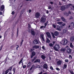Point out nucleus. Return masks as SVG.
Returning <instances> with one entry per match:
<instances>
[{"label":"nucleus","instance_id":"obj_15","mask_svg":"<svg viewBox=\"0 0 74 74\" xmlns=\"http://www.w3.org/2000/svg\"><path fill=\"white\" fill-rule=\"evenodd\" d=\"M32 55L31 56V58H32L33 56H35V55H36V53H35V52H34V51H33L32 53Z\"/></svg>","mask_w":74,"mask_h":74},{"label":"nucleus","instance_id":"obj_25","mask_svg":"<svg viewBox=\"0 0 74 74\" xmlns=\"http://www.w3.org/2000/svg\"><path fill=\"white\" fill-rule=\"evenodd\" d=\"M4 9V5H3L1 7V11H3Z\"/></svg>","mask_w":74,"mask_h":74},{"label":"nucleus","instance_id":"obj_14","mask_svg":"<svg viewBox=\"0 0 74 74\" xmlns=\"http://www.w3.org/2000/svg\"><path fill=\"white\" fill-rule=\"evenodd\" d=\"M71 5H72V4H69L68 5H67L65 6L64 5V6H65V8L66 9L68 8H69V7H70V6Z\"/></svg>","mask_w":74,"mask_h":74},{"label":"nucleus","instance_id":"obj_16","mask_svg":"<svg viewBox=\"0 0 74 74\" xmlns=\"http://www.w3.org/2000/svg\"><path fill=\"white\" fill-rule=\"evenodd\" d=\"M54 35L55 36H58L59 35V32L58 31H55L54 32Z\"/></svg>","mask_w":74,"mask_h":74},{"label":"nucleus","instance_id":"obj_62","mask_svg":"<svg viewBox=\"0 0 74 74\" xmlns=\"http://www.w3.org/2000/svg\"><path fill=\"white\" fill-rule=\"evenodd\" d=\"M42 49H45V47L44 46H42Z\"/></svg>","mask_w":74,"mask_h":74},{"label":"nucleus","instance_id":"obj_9","mask_svg":"<svg viewBox=\"0 0 74 74\" xmlns=\"http://www.w3.org/2000/svg\"><path fill=\"white\" fill-rule=\"evenodd\" d=\"M12 66L10 69H8L5 71V74H7V73L9 72V70H10V71H11V70H12Z\"/></svg>","mask_w":74,"mask_h":74},{"label":"nucleus","instance_id":"obj_24","mask_svg":"<svg viewBox=\"0 0 74 74\" xmlns=\"http://www.w3.org/2000/svg\"><path fill=\"white\" fill-rule=\"evenodd\" d=\"M61 19L62 20V21H64V22H66V20L64 19V17H61Z\"/></svg>","mask_w":74,"mask_h":74},{"label":"nucleus","instance_id":"obj_39","mask_svg":"<svg viewBox=\"0 0 74 74\" xmlns=\"http://www.w3.org/2000/svg\"><path fill=\"white\" fill-rule=\"evenodd\" d=\"M19 30V28H17V37H18V30Z\"/></svg>","mask_w":74,"mask_h":74},{"label":"nucleus","instance_id":"obj_51","mask_svg":"<svg viewBox=\"0 0 74 74\" xmlns=\"http://www.w3.org/2000/svg\"><path fill=\"white\" fill-rule=\"evenodd\" d=\"M52 36L53 38H55V36H54V35H52Z\"/></svg>","mask_w":74,"mask_h":74},{"label":"nucleus","instance_id":"obj_55","mask_svg":"<svg viewBox=\"0 0 74 74\" xmlns=\"http://www.w3.org/2000/svg\"><path fill=\"white\" fill-rule=\"evenodd\" d=\"M32 12V10H29V13H30V12Z\"/></svg>","mask_w":74,"mask_h":74},{"label":"nucleus","instance_id":"obj_13","mask_svg":"<svg viewBox=\"0 0 74 74\" xmlns=\"http://www.w3.org/2000/svg\"><path fill=\"white\" fill-rule=\"evenodd\" d=\"M39 43L36 40H35L34 41V44H38Z\"/></svg>","mask_w":74,"mask_h":74},{"label":"nucleus","instance_id":"obj_52","mask_svg":"<svg viewBox=\"0 0 74 74\" xmlns=\"http://www.w3.org/2000/svg\"><path fill=\"white\" fill-rule=\"evenodd\" d=\"M17 46L18 47H16V49L17 50H18V48H19V46L17 45Z\"/></svg>","mask_w":74,"mask_h":74},{"label":"nucleus","instance_id":"obj_30","mask_svg":"<svg viewBox=\"0 0 74 74\" xmlns=\"http://www.w3.org/2000/svg\"><path fill=\"white\" fill-rule=\"evenodd\" d=\"M47 43H49L50 42V40H49L48 38H47Z\"/></svg>","mask_w":74,"mask_h":74},{"label":"nucleus","instance_id":"obj_27","mask_svg":"<svg viewBox=\"0 0 74 74\" xmlns=\"http://www.w3.org/2000/svg\"><path fill=\"white\" fill-rule=\"evenodd\" d=\"M71 25L72 27H74V22H72L71 23Z\"/></svg>","mask_w":74,"mask_h":74},{"label":"nucleus","instance_id":"obj_49","mask_svg":"<svg viewBox=\"0 0 74 74\" xmlns=\"http://www.w3.org/2000/svg\"><path fill=\"white\" fill-rule=\"evenodd\" d=\"M26 65H24L23 66V69H25V68H26Z\"/></svg>","mask_w":74,"mask_h":74},{"label":"nucleus","instance_id":"obj_31","mask_svg":"<svg viewBox=\"0 0 74 74\" xmlns=\"http://www.w3.org/2000/svg\"><path fill=\"white\" fill-rule=\"evenodd\" d=\"M70 47H71V48H73V47H74V46H73V45L72 44V43H70Z\"/></svg>","mask_w":74,"mask_h":74},{"label":"nucleus","instance_id":"obj_26","mask_svg":"<svg viewBox=\"0 0 74 74\" xmlns=\"http://www.w3.org/2000/svg\"><path fill=\"white\" fill-rule=\"evenodd\" d=\"M48 24V21H47L45 24V26L44 28H45V27L47 25V24Z\"/></svg>","mask_w":74,"mask_h":74},{"label":"nucleus","instance_id":"obj_33","mask_svg":"<svg viewBox=\"0 0 74 74\" xmlns=\"http://www.w3.org/2000/svg\"><path fill=\"white\" fill-rule=\"evenodd\" d=\"M36 68H38V69H40V68H41V67H40V65H38L36 66Z\"/></svg>","mask_w":74,"mask_h":74},{"label":"nucleus","instance_id":"obj_8","mask_svg":"<svg viewBox=\"0 0 74 74\" xmlns=\"http://www.w3.org/2000/svg\"><path fill=\"white\" fill-rule=\"evenodd\" d=\"M65 9L64 6H62L60 7V10L62 11H64Z\"/></svg>","mask_w":74,"mask_h":74},{"label":"nucleus","instance_id":"obj_54","mask_svg":"<svg viewBox=\"0 0 74 74\" xmlns=\"http://www.w3.org/2000/svg\"><path fill=\"white\" fill-rule=\"evenodd\" d=\"M73 17L72 16H71L70 17V18H69V19H73Z\"/></svg>","mask_w":74,"mask_h":74},{"label":"nucleus","instance_id":"obj_57","mask_svg":"<svg viewBox=\"0 0 74 74\" xmlns=\"http://www.w3.org/2000/svg\"><path fill=\"white\" fill-rule=\"evenodd\" d=\"M33 50H34L33 49H31V50H30V52H33Z\"/></svg>","mask_w":74,"mask_h":74},{"label":"nucleus","instance_id":"obj_29","mask_svg":"<svg viewBox=\"0 0 74 74\" xmlns=\"http://www.w3.org/2000/svg\"><path fill=\"white\" fill-rule=\"evenodd\" d=\"M74 37L72 36L71 38V41H74Z\"/></svg>","mask_w":74,"mask_h":74},{"label":"nucleus","instance_id":"obj_43","mask_svg":"<svg viewBox=\"0 0 74 74\" xmlns=\"http://www.w3.org/2000/svg\"><path fill=\"white\" fill-rule=\"evenodd\" d=\"M30 28H31V26L28 24V29H30Z\"/></svg>","mask_w":74,"mask_h":74},{"label":"nucleus","instance_id":"obj_42","mask_svg":"<svg viewBox=\"0 0 74 74\" xmlns=\"http://www.w3.org/2000/svg\"><path fill=\"white\" fill-rule=\"evenodd\" d=\"M70 27H71V25H69V29H71V30H73V28H70Z\"/></svg>","mask_w":74,"mask_h":74},{"label":"nucleus","instance_id":"obj_21","mask_svg":"<svg viewBox=\"0 0 74 74\" xmlns=\"http://www.w3.org/2000/svg\"><path fill=\"white\" fill-rule=\"evenodd\" d=\"M43 68L44 69H48V66L47 64H45L43 65Z\"/></svg>","mask_w":74,"mask_h":74},{"label":"nucleus","instance_id":"obj_50","mask_svg":"<svg viewBox=\"0 0 74 74\" xmlns=\"http://www.w3.org/2000/svg\"><path fill=\"white\" fill-rule=\"evenodd\" d=\"M12 15H14V14H15V12L14 11H13L12 12Z\"/></svg>","mask_w":74,"mask_h":74},{"label":"nucleus","instance_id":"obj_7","mask_svg":"<svg viewBox=\"0 0 74 74\" xmlns=\"http://www.w3.org/2000/svg\"><path fill=\"white\" fill-rule=\"evenodd\" d=\"M62 63V61L60 60H59L57 62V64L58 66H59V65H61Z\"/></svg>","mask_w":74,"mask_h":74},{"label":"nucleus","instance_id":"obj_56","mask_svg":"<svg viewBox=\"0 0 74 74\" xmlns=\"http://www.w3.org/2000/svg\"><path fill=\"white\" fill-rule=\"evenodd\" d=\"M69 58H71V59H72V56H71V55H70L69 56Z\"/></svg>","mask_w":74,"mask_h":74},{"label":"nucleus","instance_id":"obj_47","mask_svg":"<svg viewBox=\"0 0 74 74\" xmlns=\"http://www.w3.org/2000/svg\"><path fill=\"white\" fill-rule=\"evenodd\" d=\"M65 25H66V23H64L62 25V26H65Z\"/></svg>","mask_w":74,"mask_h":74},{"label":"nucleus","instance_id":"obj_3","mask_svg":"<svg viewBox=\"0 0 74 74\" xmlns=\"http://www.w3.org/2000/svg\"><path fill=\"white\" fill-rule=\"evenodd\" d=\"M46 21V18L45 16H43L41 18V22L42 23H44L45 22V21Z\"/></svg>","mask_w":74,"mask_h":74},{"label":"nucleus","instance_id":"obj_19","mask_svg":"<svg viewBox=\"0 0 74 74\" xmlns=\"http://www.w3.org/2000/svg\"><path fill=\"white\" fill-rule=\"evenodd\" d=\"M65 51H66V49L64 48H62L60 50V51H61V52H64Z\"/></svg>","mask_w":74,"mask_h":74},{"label":"nucleus","instance_id":"obj_6","mask_svg":"<svg viewBox=\"0 0 74 74\" xmlns=\"http://www.w3.org/2000/svg\"><path fill=\"white\" fill-rule=\"evenodd\" d=\"M46 34L48 38H51V36L49 32H46Z\"/></svg>","mask_w":74,"mask_h":74},{"label":"nucleus","instance_id":"obj_36","mask_svg":"<svg viewBox=\"0 0 74 74\" xmlns=\"http://www.w3.org/2000/svg\"><path fill=\"white\" fill-rule=\"evenodd\" d=\"M63 23L62 22H58V24H59V25H62Z\"/></svg>","mask_w":74,"mask_h":74},{"label":"nucleus","instance_id":"obj_34","mask_svg":"<svg viewBox=\"0 0 74 74\" xmlns=\"http://www.w3.org/2000/svg\"><path fill=\"white\" fill-rule=\"evenodd\" d=\"M13 71H14V73H15V68H14L13 69Z\"/></svg>","mask_w":74,"mask_h":74},{"label":"nucleus","instance_id":"obj_10","mask_svg":"<svg viewBox=\"0 0 74 74\" xmlns=\"http://www.w3.org/2000/svg\"><path fill=\"white\" fill-rule=\"evenodd\" d=\"M67 51L68 53H70L71 52V49L70 48H68Z\"/></svg>","mask_w":74,"mask_h":74},{"label":"nucleus","instance_id":"obj_53","mask_svg":"<svg viewBox=\"0 0 74 74\" xmlns=\"http://www.w3.org/2000/svg\"><path fill=\"white\" fill-rule=\"evenodd\" d=\"M60 21V19L58 18L57 19V21Z\"/></svg>","mask_w":74,"mask_h":74},{"label":"nucleus","instance_id":"obj_20","mask_svg":"<svg viewBox=\"0 0 74 74\" xmlns=\"http://www.w3.org/2000/svg\"><path fill=\"white\" fill-rule=\"evenodd\" d=\"M33 48H35V49H37L38 48H39V46L37 45H34V46L33 47Z\"/></svg>","mask_w":74,"mask_h":74},{"label":"nucleus","instance_id":"obj_40","mask_svg":"<svg viewBox=\"0 0 74 74\" xmlns=\"http://www.w3.org/2000/svg\"><path fill=\"white\" fill-rule=\"evenodd\" d=\"M34 66H32V67L30 68V70H32V69H33V68L34 67Z\"/></svg>","mask_w":74,"mask_h":74},{"label":"nucleus","instance_id":"obj_17","mask_svg":"<svg viewBox=\"0 0 74 74\" xmlns=\"http://www.w3.org/2000/svg\"><path fill=\"white\" fill-rule=\"evenodd\" d=\"M40 37H41V39H42L43 41H45V40H44V36L42 34L41 35Z\"/></svg>","mask_w":74,"mask_h":74},{"label":"nucleus","instance_id":"obj_1","mask_svg":"<svg viewBox=\"0 0 74 74\" xmlns=\"http://www.w3.org/2000/svg\"><path fill=\"white\" fill-rule=\"evenodd\" d=\"M69 41L66 39L64 38L61 41L60 43L63 45H66V44H67L69 42Z\"/></svg>","mask_w":74,"mask_h":74},{"label":"nucleus","instance_id":"obj_2","mask_svg":"<svg viewBox=\"0 0 74 74\" xmlns=\"http://www.w3.org/2000/svg\"><path fill=\"white\" fill-rule=\"evenodd\" d=\"M61 47H60V45H56L53 46V48L56 51H59V49Z\"/></svg>","mask_w":74,"mask_h":74},{"label":"nucleus","instance_id":"obj_32","mask_svg":"<svg viewBox=\"0 0 74 74\" xmlns=\"http://www.w3.org/2000/svg\"><path fill=\"white\" fill-rule=\"evenodd\" d=\"M49 46L50 47H53V44L52 43H50L49 44Z\"/></svg>","mask_w":74,"mask_h":74},{"label":"nucleus","instance_id":"obj_58","mask_svg":"<svg viewBox=\"0 0 74 74\" xmlns=\"http://www.w3.org/2000/svg\"><path fill=\"white\" fill-rule=\"evenodd\" d=\"M50 69L51 70H53V67L52 66L50 67Z\"/></svg>","mask_w":74,"mask_h":74},{"label":"nucleus","instance_id":"obj_59","mask_svg":"<svg viewBox=\"0 0 74 74\" xmlns=\"http://www.w3.org/2000/svg\"><path fill=\"white\" fill-rule=\"evenodd\" d=\"M62 3L59 1V5H62Z\"/></svg>","mask_w":74,"mask_h":74},{"label":"nucleus","instance_id":"obj_44","mask_svg":"<svg viewBox=\"0 0 74 74\" xmlns=\"http://www.w3.org/2000/svg\"><path fill=\"white\" fill-rule=\"evenodd\" d=\"M46 14H49V11H48V10H46Z\"/></svg>","mask_w":74,"mask_h":74},{"label":"nucleus","instance_id":"obj_64","mask_svg":"<svg viewBox=\"0 0 74 74\" xmlns=\"http://www.w3.org/2000/svg\"><path fill=\"white\" fill-rule=\"evenodd\" d=\"M42 72L41 71L40 73H39L38 74H42Z\"/></svg>","mask_w":74,"mask_h":74},{"label":"nucleus","instance_id":"obj_11","mask_svg":"<svg viewBox=\"0 0 74 74\" xmlns=\"http://www.w3.org/2000/svg\"><path fill=\"white\" fill-rule=\"evenodd\" d=\"M61 28H62V26L60 27V26H58L57 27V30H59V31H61Z\"/></svg>","mask_w":74,"mask_h":74},{"label":"nucleus","instance_id":"obj_22","mask_svg":"<svg viewBox=\"0 0 74 74\" xmlns=\"http://www.w3.org/2000/svg\"><path fill=\"white\" fill-rule=\"evenodd\" d=\"M40 60L37 59L34 62V63H40Z\"/></svg>","mask_w":74,"mask_h":74},{"label":"nucleus","instance_id":"obj_60","mask_svg":"<svg viewBox=\"0 0 74 74\" xmlns=\"http://www.w3.org/2000/svg\"><path fill=\"white\" fill-rule=\"evenodd\" d=\"M14 33H12V37H14Z\"/></svg>","mask_w":74,"mask_h":74},{"label":"nucleus","instance_id":"obj_4","mask_svg":"<svg viewBox=\"0 0 74 74\" xmlns=\"http://www.w3.org/2000/svg\"><path fill=\"white\" fill-rule=\"evenodd\" d=\"M62 32L63 33L65 34H69V32L67 31V29L66 28L62 30Z\"/></svg>","mask_w":74,"mask_h":74},{"label":"nucleus","instance_id":"obj_12","mask_svg":"<svg viewBox=\"0 0 74 74\" xmlns=\"http://www.w3.org/2000/svg\"><path fill=\"white\" fill-rule=\"evenodd\" d=\"M31 34L32 35H33V36H35L36 34V32L34 31L32 29L31 30Z\"/></svg>","mask_w":74,"mask_h":74},{"label":"nucleus","instance_id":"obj_63","mask_svg":"<svg viewBox=\"0 0 74 74\" xmlns=\"http://www.w3.org/2000/svg\"><path fill=\"white\" fill-rule=\"evenodd\" d=\"M51 8V7H50V6H49L48 8V9L49 10V9H50Z\"/></svg>","mask_w":74,"mask_h":74},{"label":"nucleus","instance_id":"obj_41","mask_svg":"<svg viewBox=\"0 0 74 74\" xmlns=\"http://www.w3.org/2000/svg\"><path fill=\"white\" fill-rule=\"evenodd\" d=\"M53 26L54 28H56V26L55 24H53Z\"/></svg>","mask_w":74,"mask_h":74},{"label":"nucleus","instance_id":"obj_38","mask_svg":"<svg viewBox=\"0 0 74 74\" xmlns=\"http://www.w3.org/2000/svg\"><path fill=\"white\" fill-rule=\"evenodd\" d=\"M44 25L41 26L40 27V29H43V28H44Z\"/></svg>","mask_w":74,"mask_h":74},{"label":"nucleus","instance_id":"obj_48","mask_svg":"<svg viewBox=\"0 0 74 74\" xmlns=\"http://www.w3.org/2000/svg\"><path fill=\"white\" fill-rule=\"evenodd\" d=\"M32 29H29V30H28V32H29V33H30V32H31V30H32Z\"/></svg>","mask_w":74,"mask_h":74},{"label":"nucleus","instance_id":"obj_35","mask_svg":"<svg viewBox=\"0 0 74 74\" xmlns=\"http://www.w3.org/2000/svg\"><path fill=\"white\" fill-rule=\"evenodd\" d=\"M36 59H37V57H34L33 59L32 60V61L33 62V61H34L35 60H36Z\"/></svg>","mask_w":74,"mask_h":74},{"label":"nucleus","instance_id":"obj_46","mask_svg":"<svg viewBox=\"0 0 74 74\" xmlns=\"http://www.w3.org/2000/svg\"><path fill=\"white\" fill-rule=\"evenodd\" d=\"M56 70H58V71H59V70H60V69H59V68H56Z\"/></svg>","mask_w":74,"mask_h":74},{"label":"nucleus","instance_id":"obj_18","mask_svg":"<svg viewBox=\"0 0 74 74\" xmlns=\"http://www.w3.org/2000/svg\"><path fill=\"white\" fill-rule=\"evenodd\" d=\"M41 58L42 59L44 60V59L46 58V57L44 55H42L41 56Z\"/></svg>","mask_w":74,"mask_h":74},{"label":"nucleus","instance_id":"obj_61","mask_svg":"<svg viewBox=\"0 0 74 74\" xmlns=\"http://www.w3.org/2000/svg\"><path fill=\"white\" fill-rule=\"evenodd\" d=\"M50 3L51 4H53V2L52 1L50 2Z\"/></svg>","mask_w":74,"mask_h":74},{"label":"nucleus","instance_id":"obj_37","mask_svg":"<svg viewBox=\"0 0 74 74\" xmlns=\"http://www.w3.org/2000/svg\"><path fill=\"white\" fill-rule=\"evenodd\" d=\"M23 58H22V59L20 60V61L19 62V64H21V62H22V60H23Z\"/></svg>","mask_w":74,"mask_h":74},{"label":"nucleus","instance_id":"obj_5","mask_svg":"<svg viewBox=\"0 0 74 74\" xmlns=\"http://www.w3.org/2000/svg\"><path fill=\"white\" fill-rule=\"evenodd\" d=\"M40 16V13L38 12H36L35 14V16L36 18H39Z\"/></svg>","mask_w":74,"mask_h":74},{"label":"nucleus","instance_id":"obj_45","mask_svg":"<svg viewBox=\"0 0 74 74\" xmlns=\"http://www.w3.org/2000/svg\"><path fill=\"white\" fill-rule=\"evenodd\" d=\"M65 62H69V60L67 59H66L65 60Z\"/></svg>","mask_w":74,"mask_h":74},{"label":"nucleus","instance_id":"obj_28","mask_svg":"<svg viewBox=\"0 0 74 74\" xmlns=\"http://www.w3.org/2000/svg\"><path fill=\"white\" fill-rule=\"evenodd\" d=\"M64 15L66 16H69V14H67L66 12H65V13H64Z\"/></svg>","mask_w":74,"mask_h":74},{"label":"nucleus","instance_id":"obj_23","mask_svg":"<svg viewBox=\"0 0 74 74\" xmlns=\"http://www.w3.org/2000/svg\"><path fill=\"white\" fill-rule=\"evenodd\" d=\"M67 67V65L64 64L63 66V69H66V67Z\"/></svg>","mask_w":74,"mask_h":74}]
</instances>
